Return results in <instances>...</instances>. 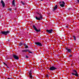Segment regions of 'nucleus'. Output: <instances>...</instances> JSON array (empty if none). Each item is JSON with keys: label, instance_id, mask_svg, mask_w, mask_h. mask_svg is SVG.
Here are the masks:
<instances>
[{"label": "nucleus", "instance_id": "nucleus-1", "mask_svg": "<svg viewBox=\"0 0 79 79\" xmlns=\"http://www.w3.org/2000/svg\"><path fill=\"white\" fill-rule=\"evenodd\" d=\"M37 13L38 14V15H40V17L38 18L37 17L35 16V18L36 20H39V21H40V20H41V19H43V15L38 12H37Z\"/></svg>", "mask_w": 79, "mask_h": 79}, {"label": "nucleus", "instance_id": "nucleus-2", "mask_svg": "<svg viewBox=\"0 0 79 79\" xmlns=\"http://www.w3.org/2000/svg\"><path fill=\"white\" fill-rule=\"evenodd\" d=\"M10 32V31H2L1 32V33L2 35H6L8 34H9Z\"/></svg>", "mask_w": 79, "mask_h": 79}, {"label": "nucleus", "instance_id": "nucleus-3", "mask_svg": "<svg viewBox=\"0 0 79 79\" xmlns=\"http://www.w3.org/2000/svg\"><path fill=\"white\" fill-rule=\"evenodd\" d=\"M57 70V68L55 67L54 66H52L51 67L49 68V71H55L56 70Z\"/></svg>", "mask_w": 79, "mask_h": 79}, {"label": "nucleus", "instance_id": "nucleus-4", "mask_svg": "<svg viewBox=\"0 0 79 79\" xmlns=\"http://www.w3.org/2000/svg\"><path fill=\"white\" fill-rule=\"evenodd\" d=\"M33 27L34 29L37 32H40L41 30L40 29H37V28H36V27H35V26L33 25Z\"/></svg>", "mask_w": 79, "mask_h": 79}, {"label": "nucleus", "instance_id": "nucleus-5", "mask_svg": "<svg viewBox=\"0 0 79 79\" xmlns=\"http://www.w3.org/2000/svg\"><path fill=\"white\" fill-rule=\"evenodd\" d=\"M13 56L15 60H19V56H17L15 54H13Z\"/></svg>", "mask_w": 79, "mask_h": 79}, {"label": "nucleus", "instance_id": "nucleus-6", "mask_svg": "<svg viewBox=\"0 0 79 79\" xmlns=\"http://www.w3.org/2000/svg\"><path fill=\"white\" fill-rule=\"evenodd\" d=\"M35 44L36 45L39 47H42V44L41 43L39 42H36L35 43Z\"/></svg>", "mask_w": 79, "mask_h": 79}, {"label": "nucleus", "instance_id": "nucleus-7", "mask_svg": "<svg viewBox=\"0 0 79 79\" xmlns=\"http://www.w3.org/2000/svg\"><path fill=\"white\" fill-rule=\"evenodd\" d=\"M46 32H47V33H48V34H52L53 31V30L52 29H50V30H48V29L46 30Z\"/></svg>", "mask_w": 79, "mask_h": 79}, {"label": "nucleus", "instance_id": "nucleus-8", "mask_svg": "<svg viewBox=\"0 0 79 79\" xmlns=\"http://www.w3.org/2000/svg\"><path fill=\"white\" fill-rule=\"evenodd\" d=\"M1 3L2 4V7L4 8V7H5V2H3V1L2 0L1 1Z\"/></svg>", "mask_w": 79, "mask_h": 79}, {"label": "nucleus", "instance_id": "nucleus-9", "mask_svg": "<svg viewBox=\"0 0 79 79\" xmlns=\"http://www.w3.org/2000/svg\"><path fill=\"white\" fill-rule=\"evenodd\" d=\"M65 49L66 50V51H67V52H68V53H69V48L67 47H65Z\"/></svg>", "mask_w": 79, "mask_h": 79}, {"label": "nucleus", "instance_id": "nucleus-10", "mask_svg": "<svg viewBox=\"0 0 79 79\" xmlns=\"http://www.w3.org/2000/svg\"><path fill=\"white\" fill-rule=\"evenodd\" d=\"M58 8V5H56L54 7V8H53L52 9V11H55V10H56L57 8Z\"/></svg>", "mask_w": 79, "mask_h": 79}, {"label": "nucleus", "instance_id": "nucleus-11", "mask_svg": "<svg viewBox=\"0 0 79 79\" xmlns=\"http://www.w3.org/2000/svg\"><path fill=\"white\" fill-rule=\"evenodd\" d=\"M23 45H24L25 48H28L27 44H26L25 43H23Z\"/></svg>", "mask_w": 79, "mask_h": 79}, {"label": "nucleus", "instance_id": "nucleus-12", "mask_svg": "<svg viewBox=\"0 0 79 79\" xmlns=\"http://www.w3.org/2000/svg\"><path fill=\"white\" fill-rule=\"evenodd\" d=\"M62 2L63 3L62 4H61L60 5V6H61V7H64V4H65V3H64V2Z\"/></svg>", "mask_w": 79, "mask_h": 79}, {"label": "nucleus", "instance_id": "nucleus-13", "mask_svg": "<svg viewBox=\"0 0 79 79\" xmlns=\"http://www.w3.org/2000/svg\"><path fill=\"white\" fill-rule=\"evenodd\" d=\"M29 51V49H25V50H22V52H28Z\"/></svg>", "mask_w": 79, "mask_h": 79}, {"label": "nucleus", "instance_id": "nucleus-14", "mask_svg": "<svg viewBox=\"0 0 79 79\" xmlns=\"http://www.w3.org/2000/svg\"><path fill=\"white\" fill-rule=\"evenodd\" d=\"M72 74H73V75H74L75 76H77V77L79 76L78 75V74H77V73H73Z\"/></svg>", "mask_w": 79, "mask_h": 79}, {"label": "nucleus", "instance_id": "nucleus-15", "mask_svg": "<svg viewBox=\"0 0 79 79\" xmlns=\"http://www.w3.org/2000/svg\"><path fill=\"white\" fill-rule=\"evenodd\" d=\"M15 0H13L12 1V5L14 6H15Z\"/></svg>", "mask_w": 79, "mask_h": 79}, {"label": "nucleus", "instance_id": "nucleus-16", "mask_svg": "<svg viewBox=\"0 0 79 79\" xmlns=\"http://www.w3.org/2000/svg\"><path fill=\"white\" fill-rule=\"evenodd\" d=\"M29 77L30 78H31V79H32V73L29 74Z\"/></svg>", "mask_w": 79, "mask_h": 79}, {"label": "nucleus", "instance_id": "nucleus-17", "mask_svg": "<svg viewBox=\"0 0 79 79\" xmlns=\"http://www.w3.org/2000/svg\"><path fill=\"white\" fill-rule=\"evenodd\" d=\"M23 43H20L19 44V46H23Z\"/></svg>", "mask_w": 79, "mask_h": 79}, {"label": "nucleus", "instance_id": "nucleus-18", "mask_svg": "<svg viewBox=\"0 0 79 79\" xmlns=\"http://www.w3.org/2000/svg\"><path fill=\"white\" fill-rule=\"evenodd\" d=\"M31 73H32V70H30L29 71V74H32Z\"/></svg>", "mask_w": 79, "mask_h": 79}, {"label": "nucleus", "instance_id": "nucleus-19", "mask_svg": "<svg viewBox=\"0 0 79 79\" xmlns=\"http://www.w3.org/2000/svg\"><path fill=\"white\" fill-rule=\"evenodd\" d=\"M46 77H47V78H49V77L48 75L46 74Z\"/></svg>", "mask_w": 79, "mask_h": 79}, {"label": "nucleus", "instance_id": "nucleus-20", "mask_svg": "<svg viewBox=\"0 0 79 79\" xmlns=\"http://www.w3.org/2000/svg\"><path fill=\"white\" fill-rule=\"evenodd\" d=\"M21 3L23 5H24L25 4H24V3L23 2L21 1Z\"/></svg>", "mask_w": 79, "mask_h": 79}, {"label": "nucleus", "instance_id": "nucleus-21", "mask_svg": "<svg viewBox=\"0 0 79 79\" xmlns=\"http://www.w3.org/2000/svg\"><path fill=\"white\" fill-rule=\"evenodd\" d=\"M3 63L4 65H5L6 66H7V64H6V63H5V62H3Z\"/></svg>", "mask_w": 79, "mask_h": 79}, {"label": "nucleus", "instance_id": "nucleus-22", "mask_svg": "<svg viewBox=\"0 0 79 79\" xmlns=\"http://www.w3.org/2000/svg\"><path fill=\"white\" fill-rule=\"evenodd\" d=\"M73 39H74V40H76V37H75L74 36H73Z\"/></svg>", "mask_w": 79, "mask_h": 79}, {"label": "nucleus", "instance_id": "nucleus-23", "mask_svg": "<svg viewBox=\"0 0 79 79\" xmlns=\"http://www.w3.org/2000/svg\"><path fill=\"white\" fill-rule=\"evenodd\" d=\"M28 52L29 53H31V54H33V52H32L31 51H28Z\"/></svg>", "mask_w": 79, "mask_h": 79}, {"label": "nucleus", "instance_id": "nucleus-24", "mask_svg": "<svg viewBox=\"0 0 79 79\" xmlns=\"http://www.w3.org/2000/svg\"><path fill=\"white\" fill-rule=\"evenodd\" d=\"M73 71H74V72H75V73H77V72L76 71V70H73Z\"/></svg>", "mask_w": 79, "mask_h": 79}, {"label": "nucleus", "instance_id": "nucleus-25", "mask_svg": "<svg viewBox=\"0 0 79 79\" xmlns=\"http://www.w3.org/2000/svg\"><path fill=\"white\" fill-rule=\"evenodd\" d=\"M25 57L26 58H29V56H26Z\"/></svg>", "mask_w": 79, "mask_h": 79}, {"label": "nucleus", "instance_id": "nucleus-26", "mask_svg": "<svg viewBox=\"0 0 79 79\" xmlns=\"http://www.w3.org/2000/svg\"><path fill=\"white\" fill-rule=\"evenodd\" d=\"M7 79H14V78H8Z\"/></svg>", "mask_w": 79, "mask_h": 79}, {"label": "nucleus", "instance_id": "nucleus-27", "mask_svg": "<svg viewBox=\"0 0 79 79\" xmlns=\"http://www.w3.org/2000/svg\"><path fill=\"white\" fill-rule=\"evenodd\" d=\"M69 56H70V57H72V56H73V55H69Z\"/></svg>", "mask_w": 79, "mask_h": 79}, {"label": "nucleus", "instance_id": "nucleus-28", "mask_svg": "<svg viewBox=\"0 0 79 79\" xmlns=\"http://www.w3.org/2000/svg\"><path fill=\"white\" fill-rule=\"evenodd\" d=\"M11 8L9 9V11H11Z\"/></svg>", "mask_w": 79, "mask_h": 79}, {"label": "nucleus", "instance_id": "nucleus-29", "mask_svg": "<svg viewBox=\"0 0 79 79\" xmlns=\"http://www.w3.org/2000/svg\"><path fill=\"white\" fill-rule=\"evenodd\" d=\"M69 52H70V53H71V52H71L70 49H69Z\"/></svg>", "mask_w": 79, "mask_h": 79}, {"label": "nucleus", "instance_id": "nucleus-30", "mask_svg": "<svg viewBox=\"0 0 79 79\" xmlns=\"http://www.w3.org/2000/svg\"><path fill=\"white\" fill-rule=\"evenodd\" d=\"M77 2L78 3H79V0H77Z\"/></svg>", "mask_w": 79, "mask_h": 79}, {"label": "nucleus", "instance_id": "nucleus-31", "mask_svg": "<svg viewBox=\"0 0 79 79\" xmlns=\"http://www.w3.org/2000/svg\"><path fill=\"white\" fill-rule=\"evenodd\" d=\"M66 28H68V26H66Z\"/></svg>", "mask_w": 79, "mask_h": 79}, {"label": "nucleus", "instance_id": "nucleus-32", "mask_svg": "<svg viewBox=\"0 0 79 79\" xmlns=\"http://www.w3.org/2000/svg\"><path fill=\"white\" fill-rule=\"evenodd\" d=\"M7 41H8V42H9V41H10V39H8V40H7Z\"/></svg>", "mask_w": 79, "mask_h": 79}, {"label": "nucleus", "instance_id": "nucleus-33", "mask_svg": "<svg viewBox=\"0 0 79 79\" xmlns=\"http://www.w3.org/2000/svg\"><path fill=\"white\" fill-rule=\"evenodd\" d=\"M17 8L16 7H15V10H16V9H17Z\"/></svg>", "mask_w": 79, "mask_h": 79}, {"label": "nucleus", "instance_id": "nucleus-34", "mask_svg": "<svg viewBox=\"0 0 79 79\" xmlns=\"http://www.w3.org/2000/svg\"><path fill=\"white\" fill-rule=\"evenodd\" d=\"M7 68H9V67L7 65V66H6Z\"/></svg>", "mask_w": 79, "mask_h": 79}, {"label": "nucleus", "instance_id": "nucleus-35", "mask_svg": "<svg viewBox=\"0 0 79 79\" xmlns=\"http://www.w3.org/2000/svg\"><path fill=\"white\" fill-rule=\"evenodd\" d=\"M61 3V2H59V3L60 4Z\"/></svg>", "mask_w": 79, "mask_h": 79}, {"label": "nucleus", "instance_id": "nucleus-36", "mask_svg": "<svg viewBox=\"0 0 79 79\" xmlns=\"http://www.w3.org/2000/svg\"><path fill=\"white\" fill-rule=\"evenodd\" d=\"M68 10H69V8L68 9Z\"/></svg>", "mask_w": 79, "mask_h": 79}, {"label": "nucleus", "instance_id": "nucleus-37", "mask_svg": "<svg viewBox=\"0 0 79 79\" xmlns=\"http://www.w3.org/2000/svg\"><path fill=\"white\" fill-rule=\"evenodd\" d=\"M1 17V15H0V17Z\"/></svg>", "mask_w": 79, "mask_h": 79}, {"label": "nucleus", "instance_id": "nucleus-38", "mask_svg": "<svg viewBox=\"0 0 79 79\" xmlns=\"http://www.w3.org/2000/svg\"><path fill=\"white\" fill-rule=\"evenodd\" d=\"M71 66H72V64H71Z\"/></svg>", "mask_w": 79, "mask_h": 79}]
</instances>
